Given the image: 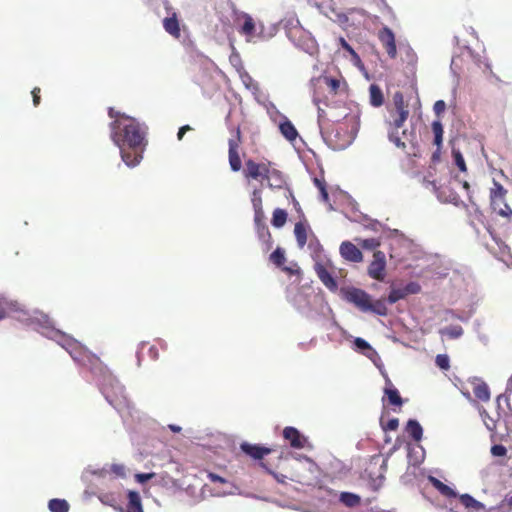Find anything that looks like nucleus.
<instances>
[{"label":"nucleus","instance_id":"f257e3e1","mask_svg":"<svg viewBox=\"0 0 512 512\" xmlns=\"http://www.w3.org/2000/svg\"><path fill=\"white\" fill-rule=\"evenodd\" d=\"M313 101L318 108V122L322 137L334 150L345 149L351 144L357 132L356 117L345 115L344 121L338 122L334 117L329 118L328 113L321 106L323 104L325 107H329L326 98L322 99L315 93Z\"/></svg>","mask_w":512,"mask_h":512},{"label":"nucleus","instance_id":"f03ea898","mask_svg":"<svg viewBox=\"0 0 512 512\" xmlns=\"http://www.w3.org/2000/svg\"><path fill=\"white\" fill-rule=\"evenodd\" d=\"M110 137L113 143L122 148H145L147 145V127L133 117H123L118 121H112L109 125Z\"/></svg>","mask_w":512,"mask_h":512},{"label":"nucleus","instance_id":"7ed1b4c3","mask_svg":"<svg viewBox=\"0 0 512 512\" xmlns=\"http://www.w3.org/2000/svg\"><path fill=\"white\" fill-rule=\"evenodd\" d=\"M395 113L391 112L393 121L388 123V138L396 147L405 149V143L398 136V129H402L408 119V104L404 100L402 92L397 91L393 95Z\"/></svg>","mask_w":512,"mask_h":512},{"label":"nucleus","instance_id":"20e7f679","mask_svg":"<svg viewBox=\"0 0 512 512\" xmlns=\"http://www.w3.org/2000/svg\"><path fill=\"white\" fill-rule=\"evenodd\" d=\"M506 194L507 190L500 183L494 182V187L490 191V205L497 215L510 220L512 209L506 203Z\"/></svg>","mask_w":512,"mask_h":512},{"label":"nucleus","instance_id":"39448f33","mask_svg":"<svg viewBox=\"0 0 512 512\" xmlns=\"http://www.w3.org/2000/svg\"><path fill=\"white\" fill-rule=\"evenodd\" d=\"M241 143H242L241 130H240V127H237L235 129V136L230 138L228 141L229 164H230L231 170L234 172H238L242 167L241 158H240L239 152H238V149H239Z\"/></svg>","mask_w":512,"mask_h":512},{"label":"nucleus","instance_id":"423d86ee","mask_svg":"<svg viewBox=\"0 0 512 512\" xmlns=\"http://www.w3.org/2000/svg\"><path fill=\"white\" fill-rule=\"evenodd\" d=\"M368 275L378 281L384 280L386 275V256L384 252L374 251L373 260L368 266Z\"/></svg>","mask_w":512,"mask_h":512},{"label":"nucleus","instance_id":"0eeeda50","mask_svg":"<svg viewBox=\"0 0 512 512\" xmlns=\"http://www.w3.org/2000/svg\"><path fill=\"white\" fill-rule=\"evenodd\" d=\"M269 169L270 163H257L252 159H248L245 162L244 176L247 179L265 180L268 177Z\"/></svg>","mask_w":512,"mask_h":512},{"label":"nucleus","instance_id":"6e6552de","mask_svg":"<svg viewBox=\"0 0 512 512\" xmlns=\"http://www.w3.org/2000/svg\"><path fill=\"white\" fill-rule=\"evenodd\" d=\"M378 39L384 47L388 56L394 59L397 56V47L395 41V35L393 31L388 27H383L378 32Z\"/></svg>","mask_w":512,"mask_h":512},{"label":"nucleus","instance_id":"1a4fd4ad","mask_svg":"<svg viewBox=\"0 0 512 512\" xmlns=\"http://www.w3.org/2000/svg\"><path fill=\"white\" fill-rule=\"evenodd\" d=\"M347 299L363 312H368L371 308V297L364 290L353 288L347 293Z\"/></svg>","mask_w":512,"mask_h":512},{"label":"nucleus","instance_id":"9d476101","mask_svg":"<svg viewBox=\"0 0 512 512\" xmlns=\"http://www.w3.org/2000/svg\"><path fill=\"white\" fill-rule=\"evenodd\" d=\"M314 271L323 285L330 291H336L338 284L332 274L328 271L326 264L321 261H317L314 264Z\"/></svg>","mask_w":512,"mask_h":512},{"label":"nucleus","instance_id":"9b49d317","mask_svg":"<svg viewBox=\"0 0 512 512\" xmlns=\"http://www.w3.org/2000/svg\"><path fill=\"white\" fill-rule=\"evenodd\" d=\"M52 333L55 341L67 352L80 351L84 348L80 341L59 330L52 331Z\"/></svg>","mask_w":512,"mask_h":512},{"label":"nucleus","instance_id":"f8f14e48","mask_svg":"<svg viewBox=\"0 0 512 512\" xmlns=\"http://www.w3.org/2000/svg\"><path fill=\"white\" fill-rule=\"evenodd\" d=\"M240 449L243 453H245L254 460H262L266 455H269L271 452L274 451L273 448L257 444H250L248 442L241 443Z\"/></svg>","mask_w":512,"mask_h":512},{"label":"nucleus","instance_id":"ddd939ff","mask_svg":"<svg viewBox=\"0 0 512 512\" xmlns=\"http://www.w3.org/2000/svg\"><path fill=\"white\" fill-rule=\"evenodd\" d=\"M339 251L340 255L347 261L358 263L363 260L362 252L356 245L349 241L342 242Z\"/></svg>","mask_w":512,"mask_h":512},{"label":"nucleus","instance_id":"4468645a","mask_svg":"<svg viewBox=\"0 0 512 512\" xmlns=\"http://www.w3.org/2000/svg\"><path fill=\"white\" fill-rule=\"evenodd\" d=\"M283 437L289 442L290 446L295 449H302L307 443V438L296 428L291 426L284 428Z\"/></svg>","mask_w":512,"mask_h":512},{"label":"nucleus","instance_id":"2eb2a0df","mask_svg":"<svg viewBox=\"0 0 512 512\" xmlns=\"http://www.w3.org/2000/svg\"><path fill=\"white\" fill-rule=\"evenodd\" d=\"M119 149L121 158L125 164L129 167H134L142 160L145 148L129 149L127 146H122V148Z\"/></svg>","mask_w":512,"mask_h":512},{"label":"nucleus","instance_id":"dca6fc26","mask_svg":"<svg viewBox=\"0 0 512 512\" xmlns=\"http://www.w3.org/2000/svg\"><path fill=\"white\" fill-rule=\"evenodd\" d=\"M254 223L259 237L271 241L272 236L266 225V216L263 209H254Z\"/></svg>","mask_w":512,"mask_h":512},{"label":"nucleus","instance_id":"f3484780","mask_svg":"<svg viewBox=\"0 0 512 512\" xmlns=\"http://www.w3.org/2000/svg\"><path fill=\"white\" fill-rule=\"evenodd\" d=\"M163 27L172 37L176 39L181 37L180 24L176 12H173L171 16L163 19Z\"/></svg>","mask_w":512,"mask_h":512},{"label":"nucleus","instance_id":"a211bd4d","mask_svg":"<svg viewBox=\"0 0 512 512\" xmlns=\"http://www.w3.org/2000/svg\"><path fill=\"white\" fill-rule=\"evenodd\" d=\"M384 394L387 397L388 405L399 407L402 406L403 399L401 398L399 391L393 386L389 378H386Z\"/></svg>","mask_w":512,"mask_h":512},{"label":"nucleus","instance_id":"6ab92c4d","mask_svg":"<svg viewBox=\"0 0 512 512\" xmlns=\"http://www.w3.org/2000/svg\"><path fill=\"white\" fill-rule=\"evenodd\" d=\"M473 385V393L475 397L483 402H487L490 399V390L488 385L480 380V379H474L472 382Z\"/></svg>","mask_w":512,"mask_h":512},{"label":"nucleus","instance_id":"aec40b11","mask_svg":"<svg viewBox=\"0 0 512 512\" xmlns=\"http://www.w3.org/2000/svg\"><path fill=\"white\" fill-rule=\"evenodd\" d=\"M322 80L324 84L327 86L330 94L337 95L341 92H346L347 84L344 80L341 81L339 79L328 76H324Z\"/></svg>","mask_w":512,"mask_h":512},{"label":"nucleus","instance_id":"412c9836","mask_svg":"<svg viewBox=\"0 0 512 512\" xmlns=\"http://www.w3.org/2000/svg\"><path fill=\"white\" fill-rule=\"evenodd\" d=\"M281 134L290 142H293L298 137V132L293 123L286 117L279 124Z\"/></svg>","mask_w":512,"mask_h":512},{"label":"nucleus","instance_id":"4be33fe9","mask_svg":"<svg viewBox=\"0 0 512 512\" xmlns=\"http://www.w3.org/2000/svg\"><path fill=\"white\" fill-rule=\"evenodd\" d=\"M241 20H243V23L239 29V32L246 36L248 39L253 38L256 31V26L253 18L249 15L244 13L241 17Z\"/></svg>","mask_w":512,"mask_h":512},{"label":"nucleus","instance_id":"5701e85b","mask_svg":"<svg viewBox=\"0 0 512 512\" xmlns=\"http://www.w3.org/2000/svg\"><path fill=\"white\" fill-rule=\"evenodd\" d=\"M267 184L272 189H280L284 186L285 180L280 171L276 169H269L268 177L265 178Z\"/></svg>","mask_w":512,"mask_h":512},{"label":"nucleus","instance_id":"b1692460","mask_svg":"<svg viewBox=\"0 0 512 512\" xmlns=\"http://www.w3.org/2000/svg\"><path fill=\"white\" fill-rule=\"evenodd\" d=\"M429 481L433 485V487L435 489H437L443 496H445L447 498H452V497L457 496L456 492L451 487L444 484L442 481H440L436 477L430 476Z\"/></svg>","mask_w":512,"mask_h":512},{"label":"nucleus","instance_id":"393cba45","mask_svg":"<svg viewBox=\"0 0 512 512\" xmlns=\"http://www.w3.org/2000/svg\"><path fill=\"white\" fill-rule=\"evenodd\" d=\"M459 500L461 502V504L471 510V511H483L484 510V505L477 501L476 499H474L472 496H470L469 494H462L460 497H459Z\"/></svg>","mask_w":512,"mask_h":512},{"label":"nucleus","instance_id":"a878e982","mask_svg":"<svg viewBox=\"0 0 512 512\" xmlns=\"http://www.w3.org/2000/svg\"><path fill=\"white\" fill-rule=\"evenodd\" d=\"M127 512H143L141 498L138 492L129 491Z\"/></svg>","mask_w":512,"mask_h":512},{"label":"nucleus","instance_id":"bb28decb","mask_svg":"<svg viewBox=\"0 0 512 512\" xmlns=\"http://www.w3.org/2000/svg\"><path fill=\"white\" fill-rule=\"evenodd\" d=\"M308 249L310 250L311 257L315 261H320L323 254V246L320 241L313 235L308 242Z\"/></svg>","mask_w":512,"mask_h":512},{"label":"nucleus","instance_id":"cd10ccee","mask_svg":"<svg viewBox=\"0 0 512 512\" xmlns=\"http://www.w3.org/2000/svg\"><path fill=\"white\" fill-rule=\"evenodd\" d=\"M294 234L298 247L302 249L308 241L307 228L302 222H298L294 227Z\"/></svg>","mask_w":512,"mask_h":512},{"label":"nucleus","instance_id":"c85d7f7f","mask_svg":"<svg viewBox=\"0 0 512 512\" xmlns=\"http://www.w3.org/2000/svg\"><path fill=\"white\" fill-rule=\"evenodd\" d=\"M406 432L415 441H420L423 435V429L418 421L410 419L406 424Z\"/></svg>","mask_w":512,"mask_h":512},{"label":"nucleus","instance_id":"c756f323","mask_svg":"<svg viewBox=\"0 0 512 512\" xmlns=\"http://www.w3.org/2000/svg\"><path fill=\"white\" fill-rule=\"evenodd\" d=\"M339 500L342 504L349 508L357 507L361 503L360 496L351 492H342L339 496Z\"/></svg>","mask_w":512,"mask_h":512},{"label":"nucleus","instance_id":"7c9ffc66","mask_svg":"<svg viewBox=\"0 0 512 512\" xmlns=\"http://www.w3.org/2000/svg\"><path fill=\"white\" fill-rule=\"evenodd\" d=\"M369 92H370V103L374 107L381 106L384 102V97H383V93H382L381 89L377 85L372 84L369 88Z\"/></svg>","mask_w":512,"mask_h":512},{"label":"nucleus","instance_id":"2f4dec72","mask_svg":"<svg viewBox=\"0 0 512 512\" xmlns=\"http://www.w3.org/2000/svg\"><path fill=\"white\" fill-rule=\"evenodd\" d=\"M48 508L51 512H68L69 504L64 499L54 498L49 501Z\"/></svg>","mask_w":512,"mask_h":512},{"label":"nucleus","instance_id":"473e14b6","mask_svg":"<svg viewBox=\"0 0 512 512\" xmlns=\"http://www.w3.org/2000/svg\"><path fill=\"white\" fill-rule=\"evenodd\" d=\"M287 221V212L284 209L276 208L273 211L272 225L276 228H281Z\"/></svg>","mask_w":512,"mask_h":512},{"label":"nucleus","instance_id":"72a5a7b5","mask_svg":"<svg viewBox=\"0 0 512 512\" xmlns=\"http://www.w3.org/2000/svg\"><path fill=\"white\" fill-rule=\"evenodd\" d=\"M432 131L434 134V144L440 148L443 141V125L440 121H433L432 122Z\"/></svg>","mask_w":512,"mask_h":512},{"label":"nucleus","instance_id":"f704fd0d","mask_svg":"<svg viewBox=\"0 0 512 512\" xmlns=\"http://www.w3.org/2000/svg\"><path fill=\"white\" fill-rule=\"evenodd\" d=\"M270 261L275 264L277 267H282L285 263V252L281 248H276L269 257Z\"/></svg>","mask_w":512,"mask_h":512},{"label":"nucleus","instance_id":"c9c22d12","mask_svg":"<svg viewBox=\"0 0 512 512\" xmlns=\"http://www.w3.org/2000/svg\"><path fill=\"white\" fill-rule=\"evenodd\" d=\"M370 309L368 312L376 313L377 315L384 316L387 314V307L383 300H376L370 302Z\"/></svg>","mask_w":512,"mask_h":512},{"label":"nucleus","instance_id":"e433bc0d","mask_svg":"<svg viewBox=\"0 0 512 512\" xmlns=\"http://www.w3.org/2000/svg\"><path fill=\"white\" fill-rule=\"evenodd\" d=\"M512 508V495L506 496L498 507L490 508L489 512H510Z\"/></svg>","mask_w":512,"mask_h":512},{"label":"nucleus","instance_id":"4c0bfd02","mask_svg":"<svg viewBox=\"0 0 512 512\" xmlns=\"http://www.w3.org/2000/svg\"><path fill=\"white\" fill-rule=\"evenodd\" d=\"M407 295V292L402 289H392L388 295V302L394 304L397 301L403 299Z\"/></svg>","mask_w":512,"mask_h":512},{"label":"nucleus","instance_id":"58836bf2","mask_svg":"<svg viewBox=\"0 0 512 512\" xmlns=\"http://www.w3.org/2000/svg\"><path fill=\"white\" fill-rule=\"evenodd\" d=\"M380 240L376 238H368L361 241L360 245L366 250H375L380 246Z\"/></svg>","mask_w":512,"mask_h":512},{"label":"nucleus","instance_id":"ea45409f","mask_svg":"<svg viewBox=\"0 0 512 512\" xmlns=\"http://www.w3.org/2000/svg\"><path fill=\"white\" fill-rule=\"evenodd\" d=\"M251 203L254 209H263L261 190L254 189L252 192Z\"/></svg>","mask_w":512,"mask_h":512},{"label":"nucleus","instance_id":"a19ab883","mask_svg":"<svg viewBox=\"0 0 512 512\" xmlns=\"http://www.w3.org/2000/svg\"><path fill=\"white\" fill-rule=\"evenodd\" d=\"M448 354H437L436 364L443 370H448L450 367Z\"/></svg>","mask_w":512,"mask_h":512},{"label":"nucleus","instance_id":"79ce46f5","mask_svg":"<svg viewBox=\"0 0 512 512\" xmlns=\"http://www.w3.org/2000/svg\"><path fill=\"white\" fill-rule=\"evenodd\" d=\"M453 157H454L455 164L459 168V170L462 172H465L467 168H466L465 160H464L462 154L459 151L454 150Z\"/></svg>","mask_w":512,"mask_h":512},{"label":"nucleus","instance_id":"37998d69","mask_svg":"<svg viewBox=\"0 0 512 512\" xmlns=\"http://www.w3.org/2000/svg\"><path fill=\"white\" fill-rule=\"evenodd\" d=\"M259 465L267 473L271 474L276 479L277 482H279V483H284L285 482V478L286 477L284 475H282V474H277L274 471H272L265 462L261 461Z\"/></svg>","mask_w":512,"mask_h":512},{"label":"nucleus","instance_id":"c03bdc74","mask_svg":"<svg viewBox=\"0 0 512 512\" xmlns=\"http://www.w3.org/2000/svg\"><path fill=\"white\" fill-rule=\"evenodd\" d=\"M9 310H11V304L5 298H0V320L6 318Z\"/></svg>","mask_w":512,"mask_h":512},{"label":"nucleus","instance_id":"a18cd8bd","mask_svg":"<svg viewBox=\"0 0 512 512\" xmlns=\"http://www.w3.org/2000/svg\"><path fill=\"white\" fill-rule=\"evenodd\" d=\"M507 453V449L505 446L501 444L493 445L491 447V454L496 457H503Z\"/></svg>","mask_w":512,"mask_h":512},{"label":"nucleus","instance_id":"49530a36","mask_svg":"<svg viewBox=\"0 0 512 512\" xmlns=\"http://www.w3.org/2000/svg\"><path fill=\"white\" fill-rule=\"evenodd\" d=\"M108 116L113 119V121H118L122 119L123 117H129L128 115L121 113L119 111H116L113 107L108 108Z\"/></svg>","mask_w":512,"mask_h":512},{"label":"nucleus","instance_id":"de8ad7c7","mask_svg":"<svg viewBox=\"0 0 512 512\" xmlns=\"http://www.w3.org/2000/svg\"><path fill=\"white\" fill-rule=\"evenodd\" d=\"M155 473H137L135 475V479L137 482L139 483H145L147 482L148 480L152 479L155 477Z\"/></svg>","mask_w":512,"mask_h":512},{"label":"nucleus","instance_id":"09e8293b","mask_svg":"<svg viewBox=\"0 0 512 512\" xmlns=\"http://www.w3.org/2000/svg\"><path fill=\"white\" fill-rule=\"evenodd\" d=\"M446 109V103L443 100H438L434 103L433 110L436 115H441Z\"/></svg>","mask_w":512,"mask_h":512},{"label":"nucleus","instance_id":"8fccbe9b","mask_svg":"<svg viewBox=\"0 0 512 512\" xmlns=\"http://www.w3.org/2000/svg\"><path fill=\"white\" fill-rule=\"evenodd\" d=\"M399 426V420L397 418H392L390 419L384 426V430L386 431H394L398 428Z\"/></svg>","mask_w":512,"mask_h":512},{"label":"nucleus","instance_id":"3c124183","mask_svg":"<svg viewBox=\"0 0 512 512\" xmlns=\"http://www.w3.org/2000/svg\"><path fill=\"white\" fill-rule=\"evenodd\" d=\"M354 344H355L356 348L361 349V350H370L371 349V346L369 345V343L362 338H356L354 340Z\"/></svg>","mask_w":512,"mask_h":512},{"label":"nucleus","instance_id":"603ef678","mask_svg":"<svg viewBox=\"0 0 512 512\" xmlns=\"http://www.w3.org/2000/svg\"><path fill=\"white\" fill-rule=\"evenodd\" d=\"M147 349H148V352L153 353V352H158L159 349H161V350L167 349V345L163 341L159 340V341H157L156 344L150 345Z\"/></svg>","mask_w":512,"mask_h":512},{"label":"nucleus","instance_id":"864d4df0","mask_svg":"<svg viewBox=\"0 0 512 512\" xmlns=\"http://www.w3.org/2000/svg\"><path fill=\"white\" fill-rule=\"evenodd\" d=\"M340 44L342 46L343 49H345L350 55H352L353 57H358L357 53L355 52V50L351 47V45L344 39V38H340Z\"/></svg>","mask_w":512,"mask_h":512},{"label":"nucleus","instance_id":"5fc2aeb1","mask_svg":"<svg viewBox=\"0 0 512 512\" xmlns=\"http://www.w3.org/2000/svg\"><path fill=\"white\" fill-rule=\"evenodd\" d=\"M398 136L406 144L407 141H411L413 133L412 132H408L406 129H402V130L398 129Z\"/></svg>","mask_w":512,"mask_h":512},{"label":"nucleus","instance_id":"6e6d98bb","mask_svg":"<svg viewBox=\"0 0 512 512\" xmlns=\"http://www.w3.org/2000/svg\"><path fill=\"white\" fill-rule=\"evenodd\" d=\"M207 477L213 483H216V482L221 483V484L227 483V480L225 478L219 476L218 474L212 473V472H209Z\"/></svg>","mask_w":512,"mask_h":512},{"label":"nucleus","instance_id":"4d7b16f0","mask_svg":"<svg viewBox=\"0 0 512 512\" xmlns=\"http://www.w3.org/2000/svg\"><path fill=\"white\" fill-rule=\"evenodd\" d=\"M40 92L41 90L39 87H35L31 92L34 106H38L40 104Z\"/></svg>","mask_w":512,"mask_h":512},{"label":"nucleus","instance_id":"13d9d810","mask_svg":"<svg viewBox=\"0 0 512 512\" xmlns=\"http://www.w3.org/2000/svg\"><path fill=\"white\" fill-rule=\"evenodd\" d=\"M77 356L73 357V359L77 362H81L83 358H87L89 361H92V359H96V354H76Z\"/></svg>","mask_w":512,"mask_h":512},{"label":"nucleus","instance_id":"bf43d9fd","mask_svg":"<svg viewBox=\"0 0 512 512\" xmlns=\"http://www.w3.org/2000/svg\"><path fill=\"white\" fill-rule=\"evenodd\" d=\"M282 270L289 275H299L301 273L300 268H292L288 266H282Z\"/></svg>","mask_w":512,"mask_h":512},{"label":"nucleus","instance_id":"052dcab7","mask_svg":"<svg viewBox=\"0 0 512 512\" xmlns=\"http://www.w3.org/2000/svg\"><path fill=\"white\" fill-rule=\"evenodd\" d=\"M192 130V127L189 126V125H184L182 127L179 128V131L177 133V138L178 140H182L183 139V136L184 134L187 132V131H191Z\"/></svg>","mask_w":512,"mask_h":512},{"label":"nucleus","instance_id":"680f3d73","mask_svg":"<svg viewBox=\"0 0 512 512\" xmlns=\"http://www.w3.org/2000/svg\"><path fill=\"white\" fill-rule=\"evenodd\" d=\"M448 333L451 335V337L456 338L462 334V328L461 327H453L448 330Z\"/></svg>","mask_w":512,"mask_h":512},{"label":"nucleus","instance_id":"e2e57ef3","mask_svg":"<svg viewBox=\"0 0 512 512\" xmlns=\"http://www.w3.org/2000/svg\"><path fill=\"white\" fill-rule=\"evenodd\" d=\"M319 191H320V195H321L322 200L327 202L329 200V195H328L326 186L325 187H320Z\"/></svg>","mask_w":512,"mask_h":512},{"label":"nucleus","instance_id":"0e129e2a","mask_svg":"<svg viewBox=\"0 0 512 512\" xmlns=\"http://www.w3.org/2000/svg\"><path fill=\"white\" fill-rule=\"evenodd\" d=\"M314 184H315V186H316L319 190H320V187H325V186H326L325 181L320 180V179H318V178H315V179H314Z\"/></svg>","mask_w":512,"mask_h":512},{"label":"nucleus","instance_id":"69168bd1","mask_svg":"<svg viewBox=\"0 0 512 512\" xmlns=\"http://www.w3.org/2000/svg\"><path fill=\"white\" fill-rule=\"evenodd\" d=\"M474 217H475L478 221H480L481 223H483V218H484V216H483V214H482V213H480V212L476 211V213H475Z\"/></svg>","mask_w":512,"mask_h":512},{"label":"nucleus","instance_id":"338daca9","mask_svg":"<svg viewBox=\"0 0 512 512\" xmlns=\"http://www.w3.org/2000/svg\"><path fill=\"white\" fill-rule=\"evenodd\" d=\"M113 471L118 473V474H122L123 467L122 466H114L113 467Z\"/></svg>","mask_w":512,"mask_h":512},{"label":"nucleus","instance_id":"774afa93","mask_svg":"<svg viewBox=\"0 0 512 512\" xmlns=\"http://www.w3.org/2000/svg\"><path fill=\"white\" fill-rule=\"evenodd\" d=\"M170 429L174 432H179L181 430V428L179 426H175V425H170Z\"/></svg>","mask_w":512,"mask_h":512}]
</instances>
